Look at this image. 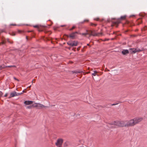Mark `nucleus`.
Masks as SVG:
<instances>
[{
	"instance_id": "obj_1",
	"label": "nucleus",
	"mask_w": 147,
	"mask_h": 147,
	"mask_svg": "<svg viewBox=\"0 0 147 147\" xmlns=\"http://www.w3.org/2000/svg\"><path fill=\"white\" fill-rule=\"evenodd\" d=\"M112 127L116 128L118 127H128L133 126L135 125L133 119L129 121H115L112 122L111 123Z\"/></svg>"
},
{
	"instance_id": "obj_2",
	"label": "nucleus",
	"mask_w": 147,
	"mask_h": 147,
	"mask_svg": "<svg viewBox=\"0 0 147 147\" xmlns=\"http://www.w3.org/2000/svg\"><path fill=\"white\" fill-rule=\"evenodd\" d=\"M63 142V139L61 138H59L57 140V141L55 143V145L57 147H62Z\"/></svg>"
},
{
	"instance_id": "obj_3",
	"label": "nucleus",
	"mask_w": 147,
	"mask_h": 147,
	"mask_svg": "<svg viewBox=\"0 0 147 147\" xmlns=\"http://www.w3.org/2000/svg\"><path fill=\"white\" fill-rule=\"evenodd\" d=\"M67 44L71 47L76 46L78 45V42L76 41H69L67 42Z\"/></svg>"
},
{
	"instance_id": "obj_4",
	"label": "nucleus",
	"mask_w": 147,
	"mask_h": 147,
	"mask_svg": "<svg viewBox=\"0 0 147 147\" xmlns=\"http://www.w3.org/2000/svg\"><path fill=\"white\" fill-rule=\"evenodd\" d=\"M142 119L141 117H137L133 119L135 125L141 121Z\"/></svg>"
},
{
	"instance_id": "obj_5",
	"label": "nucleus",
	"mask_w": 147,
	"mask_h": 147,
	"mask_svg": "<svg viewBox=\"0 0 147 147\" xmlns=\"http://www.w3.org/2000/svg\"><path fill=\"white\" fill-rule=\"evenodd\" d=\"M22 94V93H17L15 91L11 93L10 94V97H13L15 96H18Z\"/></svg>"
},
{
	"instance_id": "obj_6",
	"label": "nucleus",
	"mask_w": 147,
	"mask_h": 147,
	"mask_svg": "<svg viewBox=\"0 0 147 147\" xmlns=\"http://www.w3.org/2000/svg\"><path fill=\"white\" fill-rule=\"evenodd\" d=\"M130 50L131 51V52L132 53H135L137 52L141 51V50L138 48L130 49Z\"/></svg>"
},
{
	"instance_id": "obj_7",
	"label": "nucleus",
	"mask_w": 147,
	"mask_h": 147,
	"mask_svg": "<svg viewBox=\"0 0 147 147\" xmlns=\"http://www.w3.org/2000/svg\"><path fill=\"white\" fill-rule=\"evenodd\" d=\"M78 32H73L69 35V37L72 38H73L75 36V34H78Z\"/></svg>"
},
{
	"instance_id": "obj_8",
	"label": "nucleus",
	"mask_w": 147,
	"mask_h": 147,
	"mask_svg": "<svg viewBox=\"0 0 147 147\" xmlns=\"http://www.w3.org/2000/svg\"><path fill=\"white\" fill-rule=\"evenodd\" d=\"M129 53V51L127 50H123L122 51V53L123 55H125Z\"/></svg>"
},
{
	"instance_id": "obj_9",
	"label": "nucleus",
	"mask_w": 147,
	"mask_h": 147,
	"mask_svg": "<svg viewBox=\"0 0 147 147\" xmlns=\"http://www.w3.org/2000/svg\"><path fill=\"white\" fill-rule=\"evenodd\" d=\"M33 102L31 101H26L24 102V103L26 105H29L32 103Z\"/></svg>"
},
{
	"instance_id": "obj_10",
	"label": "nucleus",
	"mask_w": 147,
	"mask_h": 147,
	"mask_svg": "<svg viewBox=\"0 0 147 147\" xmlns=\"http://www.w3.org/2000/svg\"><path fill=\"white\" fill-rule=\"evenodd\" d=\"M37 108H39V107H44V106L43 105H41V104H40L39 103H37Z\"/></svg>"
},
{
	"instance_id": "obj_11",
	"label": "nucleus",
	"mask_w": 147,
	"mask_h": 147,
	"mask_svg": "<svg viewBox=\"0 0 147 147\" xmlns=\"http://www.w3.org/2000/svg\"><path fill=\"white\" fill-rule=\"evenodd\" d=\"M94 73L92 74V75L94 76H95L96 75V74L97 73V72L96 71H94Z\"/></svg>"
},
{
	"instance_id": "obj_12",
	"label": "nucleus",
	"mask_w": 147,
	"mask_h": 147,
	"mask_svg": "<svg viewBox=\"0 0 147 147\" xmlns=\"http://www.w3.org/2000/svg\"><path fill=\"white\" fill-rule=\"evenodd\" d=\"M5 66L4 65H3H3L2 66H1L0 67V69H3V68H5Z\"/></svg>"
},
{
	"instance_id": "obj_13",
	"label": "nucleus",
	"mask_w": 147,
	"mask_h": 147,
	"mask_svg": "<svg viewBox=\"0 0 147 147\" xmlns=\"http://www.w3.org/2000/svg\"><path fill=\"white\" fill-rule=\"evenodd\" d=\"M125 18V16H122L121 17V19H124Z\"/></svg>"
},
{
	"instance_id": "obj_14",
	"label": "nucleus",
	"mask_w": 147,
	"mask_h": 147,
	"mask_svg": "<svg viewBox=\"0 0 147 147\" xmlns=\"http://www.w3.org/2000/svg\"><path fill=\"white\" fill-rule=\"evenodd\" d=\"M75 28V26H73L72 28L70 29H69V30H72L73 29H74V28Z\"/></svg>"
},
{
	"instance_id": "obj_15",
	"label": "nucleus",
	"mask_w": 147,
	"mask_h": 147,
	"mask_svg": "<svg viewBox=\"0 0 147 147\" xmlns=\"http://www.w3.org/2000/svg\"><path fill=\"white\" fill-rule=\"evenodd\" d=\"M72 72L73 73H75V72H74V71H72ZM75 73H80V72L79 71H76V72H75Z\"/></svg>"
},
{
	"instance_id": "obj_16",
	"label": "nucleus",
	"mask_w": 147,
	"mask_h": 147,
	"mask_svg": "<svg viewBox=\"0 0 147 147\" xmlns=\"http://www.w3.org/2000/svg\"><path fill=\"white\" fill-rule=\"evenodd\" d=\"M3 94L2 92L0 91V95L1 96Z\"/></svg>"
},
{
	"instance_id": "obj_17",
	"label": "nucleus",
	"mask_w": 147,
	"mask_h": 147,
	"mask_svg": "<svg viewBox=\"0 0 147 147\" xmlns=\"http://www.w3.org/2000/svg\"><path fill=\"white\" fill-rule=\"evenodd\" d=\"M7 96V94H6L4 96V97H6Z\"/></svg>"
},
{
	"instance_id": "obj_18",
	"label": "nucleus",
	"mask_w": 147,
	"mask_h": 147,
	"mask_svg": "<svg viewBox=\"0 0 147 147\" xmlns=\"http://www.w3.org/2000/svg\"><path fill=\"white\" fill-rule=\"evenodd\" d=\"M87 34V33H82V35H86Z\"/></svg>"
},
{
	"instance_id": "obj_19",
	"label": "nucleus",
	"mask_w": 147,
	"mask_h": 147,
	"mask_svg": "<svg viewBox=\"0 0 147 147\" xmlns=\"http://www.w3.org/2000/svg\"><path fill=\"white\" fill-rule=\"evenodd\" d=\"M8 67H15V66L13 65V66H8Z\"/></svg>"
},
{
	"instance_id": "obj_20",
	"label": "nucleus",
	"mask_w": 147,
	"mask_h": 147,
	"mask_svg": "<svg viewBox=\"0 0 147 147\" xmlns=\"http://www.w3.org/2000/svg\"><path fill=\"white\" fill-rule=\"evenodd\" d=\"M96 24H91V25H94L95 26H96Z\"/></svg>"
},
{
	"instance_id": "obj_21",
	"label": "nucleus",
	"mask_w": 147,
	"mask_h": 147,
	"mask_svg": "<svg viewBox=\"0 0 147 147\" xmlns=\"http://www.w3.org/2000/svg\"><path fill=\"white\" fill-rule=\"evenodd\" d=\"M88 21V20H84V22H82V23H83L84 22H86V21Z\"/></svg>"
},
{
	"instance_id": "obj_22",
	"label": "nucleus",
	"mask_w": 147,
	"mask_h": 147,
	"mask_svg": "<svg viewBox=\"0 0 147 147\" xmlns=\"http://www.w3.org/2000/svg\"><path fill=\"white\" fill-rule=\"evenodd\" d=\"M31 108V107H30V106H28V107H27V108L29 109V108Z\"/></svg>"
},
{
	"instance_id": "obj_23",
	"label": "nucleus",
	"mask_w": 147,
	"mask_h": 147,
	"mask_svg": "<svg viewBox=\"0 0 147 147\" xmlns=\"http://www.w3.org/2000/svg\"><path fill=\"white\" fill-rule=\"evenodd\" d=\"M37 31L38 30L39 31V30H38V25H37Z\"/></svg>"
},
{
	"instance_id": "obj_24",
	"label": "nucleus",
	"mask_w": 147,
	"mask_h": 147,
	"mask_svg": "<svg viewBox=\"0 0 147 147\" xmlns=\"http://www.w3.org/2000/svg\"><path fill=\"white\" fill-rule=\"evenodd\" d=\"M13 78H14V79L15 80H18L17 79H16V78H15V77H14Z\"/></svg>"
},
{
	"instance_id": "obj_25",
	"label": "nucleus",
	"mask_w": 147,
	"mask_h": 147,
	"mask_svg": "<svg viewBox=\"0 0 147 147\" xmlns=\"http://www.w3.org/2000/svg\"><path fill=\"white\" fill-rule=\"evenodd\" d=\"M98 18L95 19L94 20H98Z\"/></svg>"
},
{
	"instance_id": "obj_26",
	"label": "nucleus",
	"mask_w": 147,
	"mask_h": 147,
	"mask_svg": "<svg viewBox=\"0 0 147 147\" xmlns=\"http://www.w3.org/2000/svg\"><path fill=\"white\" fill-rule=\"evenodd\" d=\"M34 27L37 28V25H36L35 26H34Z\"/></svg>"
},
{
	"instance_id": "obj_27",
	"label": "nucleus",
	"mask_w": 147,
	"mask_h": 147,
	"mask_svg": "<svg viewBox=\"0 0 147 147\" xmlns=\"http://www.w3.org/2000/svg\"><path fill=\"white\" fill-rule=\"evenodd\" d=\"M65 26V25H63L61 26V27H63V26Z\"/></svg>"
},
{
	"instance_id": "obj_28",
	"label": "nucleus",
	"mask_w": 147,
	"mask_h": 147,
	"mask_svg": "<svg viewBox=\"0 0 147 147\" xmlns=\"http://www.w3.org/2000/svg\"><path fill=\"white\" fill-rule=\"evenodd\" d=\"M94 36H96L97 35V34H94V35H93Z\"/></svg>"
},
{
	"instance_id": "obj_29",
	"label": "nucleus",
	"mask_w": 147,
	"mask_h": 147,
	"mask_svg": "<svg viewBox=\"0 0 147 147\" xmlns=\"http://www.w3.org/2000/svg\"><path fill=\"white\" fill-rule=\"evenodd\" d=\"M26 38L27 39H28V37H27V36L26 37Z\"/></svg>"
},
{
	"instance_id": "obj_30",
	"label": "nucleus",
	"mask_w": 147,
	"mask_h": 147,
	"mask_svg": "<svg viewBox=\"0 0 147 147\" xmlns=\"http://www.w3.org/2000/svg\"><path fill=\"white\" fill-rule=\"evenodd\" d=\"M115 105L114 104H112V105Z\"/></svg>"
},
{
	"instance_id": "obj_31",
	"label": "nucleus",
	"mask_w": 147,
	"mask_h": 147,
	"mask_svg": "<svg viewBox=\"0 0 147 147\" xmlns=\"http://www.w3.org/2000/svg\"><path fill=\"white\" fill-rule=\"evenodd\" d=\"M87 45H88L89 44H87Z\"/></svg>"
}]
</instances>
